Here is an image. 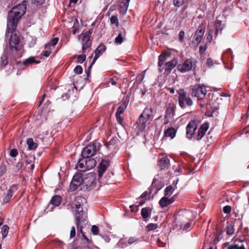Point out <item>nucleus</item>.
<instances>
[{
	"label": "nucleus",
	"instance_id": "53",
	"mask_svg": "<svg viewBox=\"0 0 249 249\" xmlns=\"http://www.w3.org/2000/svg\"><path fill=\"white\" fill-rule=\"evenodd\" d=\"M75 235V229L74 227H72L71 228V232H70V237L72 238L74 237Z\"/></svg>",
	"mask_w": 249,
	"mask_h": 249
},
{
	"label": "nucleus",
	"instance_id": "55",
	"mask_svg": "<svg viewBox=\"0 0 249 249\" xmlns=\"http://www.w3.org/2000/svg\"><path fill=\"white\" fill-rule=\"evenodd\" d=\"M35 3H37L38 4H42L45 0H33Z\"/></svg>",
	"mask_w": 249,
	"mask_h": 249
},
{
	"label": "nucleus",
	"instance_id": "64",
	"mask_svg": "<svg viewBox=\"0 0 249 249\" xmlns=\"http://www.w3.org/2000/svg\"><path fill=\"white\" fill-rule=\"evenodd\" d=\"M229 249H234V245L230 246L228 248Z\"/></svg>",
	"mask_w": 249,
	"mask_h": 249
},
{
	"label": "nucleus",
	"instance_id": "58",
	"mask_svg": "<svg viewBox=\"0 0 249 249\" xmlns=\"http://www.w3.org/2000/svg\"><path fill=\"white\" fill-rule=\"evenodd\" d=\"M178 180H179V178H177L176 179L173 181V184H175V185H176L177 184Z\"/></svg>",
	"mask_w": 249,
	"mask_h": 249
},
{
	"label": "nucleus",
	"instance_id": "24",
	"mask_svg": "<svg viewBox=\"0 0 249 249\" xmlns=\"http://www.w3.org/2000/svg\"><path fill=\"white\" fill-rule=\"evenodd\" d=\"M125 36V32L124 31L119 33L117 37L115 38V43L118 44H121L124 40Z\"/></svg>",
	"mask_w": 249,
	"mask_h": 249
},
{
	"label": "nucleus",
	"instance_id": "25",
	"mask_svg": "<svg viewBox=\"0 0 249 249\" xmlns=\"http://www.w3.org/2000/svg\"><path fill=\"white\" fill-rule=\"evenodd\" d=\"M127 105L128 102L127 101H124L118 107V110L116 112L115 114H117V115H121V114H122L124 111V110L126 109Z\"/></svg>",
	"mask_w": 249,
	"mask_h": 249
},
{
	"label": "nucleus",
	"instance_id": "4",
	"mask_svg": "<svg viewBox=\"0 0 249 249\" xmlns=\"http://www.w3.org/2000/svg\"><path fill=\"white\" fill-rule=\"evenodd\" d=\"M171 55L170 52L164 51L159 57L158 65L161 67L165 63V66L163 69H165L164 74L167 76L169 75L171 71Z\"/></svg>",
	"mask_w": 249,
	"mask_h": 249
},
{
	"label": "nucleus",
	"instance_id": "26",
	"mask_svg": "<svg viewBox=\"0 0 249 249\" xmlns=\"http://www.w3.org/2000/svg\"><path fill=\"white\" fill-rule=\"evenodd\" d=\"M151 209L149 207L143 208L141 211V215L143 219L148 218L149 216V213H151Z\"/></svg>",
	"mask_w": 249,
	"mask_h": 249
},
{
	"label": "nucleus",
	"instance_id": "31",
	"mask_svg": "<svg viewBox=\"0 0 249 249\" xmlns=\"http://www.w3.org/2000/svg\"><path fill=\"white\" fill-rule=\"evenodd\" d=\"M158 227L157 224L154 223H151L148 224L146 226V230L147 231H149L154 230H155Z\"/></svg>",
	"mask_w": 249,
	"mask_h": 249
},
{
	"label": "nucleus",
	"instance_id": "38",
	"mask_svg": "<svg viewBox=\"0 0 249 249\" xmlns=\"http://www.w3.org/2000/svg\"><path fill=\"white\" fill-rule=\"evenodd\" d=\"M110 20V22L112 24H116V25L117 26H118V18L117 17V16H111Z\"/></svg>",
	"mask_w": 249,
	"mask_h": 249
},
{
	"label": "nucleus",
	"instance_id": "36",
	"mask_svg": "<svg viewBox=\"0 0 249 249\" xmlns=\"http://www.w3.org/2000/svg\"><path fill=\"white\" fill-rule=\"evenodd\" d=\"M185 0H174V4L176 7H180L184 2Z\"/></svg>",
	"mask_w": 249,
	"mask_h": 249
},
{
	"label": "nucleus",
	"instance_id": "50",
	"mask_svg": "<svg viewBox=\"0 0 249 249\" xmlns=\"http://www.w3.org/2000/svg\"><path fill=\"white\" fill-rule=\"evenodd\" d=\"M207 48V46L205 44L204 46H200L199 47V53H203Z\"/></svg>",
	"mask_w": 249,
	"mask_h": 249
},
{
	"label": "nucleus",
	"instance_id": "18",
	"mask_svg": "<svg viewBox=\"0 0 249 249\" xmlns=\"http://www.w3.org/2000/svg\"><path fill=\"white\" fill-rule=\"evenodd\" d=\"M170 160L164 155H160L159 159V165L161 169H164L169 166Z\"/></svg>",
	"mask_w": 249,
	"mask_h": 249
},
{
	"label": "nucleus",
	"instance_id": "46",
	"mask_svg": "<svg viewBox=\"0 0 249 249\" xmlns=\"http://www.w3.org/2000/svg\"><path fill=\"white\" fill-rule=\"evenodd\" d=\"M138 240V239L135 237H130L128 240V243L131 245Z\"/></svg>",
	"mask_w": 249,
	"mask_h": 249
},
{
	"label": "nucleus",
	"instance_id": "30",
	"mask_svg": "<svg viewBox=\"0 0 249 249\" xmlns=\"http://www.w3.org/2000/svg\"><path fill=\"white\" fill-rule=\"evenodd\" d=\"M9 229V227L6 225H4L2 227L1 231L3 239L5 238L7 236L8 233Z\"/></svg>",
	"mask_w": 249,
	"mask_h": 249
},
{
	"label": "nucleus",
	"instance_id": "3",
	"mask_svg": "<svg viewBox=\"0 0 249 249\" xmlns=\"http://www.w3.org/2000/svg\"><path fill=\"white\" fill-rule=\"evenodd\" d=\"M85 201V199L84 197L81 196H78L75 198L73 204L76 210V217L77 234L79 235V232H80L84 239L87 241H89L88 238L85 236L84 232L82 231L83 226H82V224L85 223L86 221V219L83 216V212L82 209L80 210L81 205L83 201Z\"/></svg>",
	"mask_w": 249,
	"mask_h": 249
},
{
	"label": "nucleus",
	"instance_id": "47",
	"mask_svg": "<svg viewBox=\"0 0 249 249\" xmlns=\"http://www.w3.org/2000/svg\"><path fill=\"white\" fill-rule=\"evenodd\" d=\"M145 73V71H142V74L138 75L137 76V80L139 81L140 82H141L142 79L144 78V76Z\"/></svg>",
	"mask_w": 249,
	"mask_h": 249
},
{
	"label": "nucleus",
	"instance_id": "12",
	"mask_svg": "<svg viewBox=\"0 0 249 249\" xmlns=\"http://www.w3.org/2000/svg\"><path fill=\"white\" fill-rule=\"evenodd\" d=\"M197 127V124L195 121H191L188 124L186 127V136L188 139L192 138Z\"/></svg>",
	"mask_w": 249,
	"mask_h": 249
},
{
	"label": "nucleus",
	"instance_id": "17",
	"mask_svg": "<svg viewBox=\"0 0 249 249\" xmlns=\"http://www.w3.org/2000/svg\"><path fill=\"white\" fill-rule=\"evenodd\" d=\"M149 119L148 117H142L141 115L137 122V128L141 131L144 130L146 127V123Z\"/></svg>",
	"mask_w": 249,
	"mask_h": 249
},
{
	"label": "nucleus",
	"instance_id": "15",
	"mask_svg": "<svg viewBox=\"0 0 249 249\" xmlns=\"http://www.w3.org/2000/svg\"><path fill=\"white\" fill-rule=\"evenodd\" d=\"M204 32L205 30L204 29H197L193 37L192 43L196 46L198 45L202 40Z\"/></svg>",
	"mask_w": 249,
	"mask_h": 249
},
{
	"label": "nucleus",
	"instance_id": "63",
	"mask_svg": "<svg viewBox=\"0 0 249 249\" xmlns=\"http://www.w3.org/2000/svg\"><path fill=\"white\" fill-rule=\"evenodd\" d=\"M78 0H70V2L71 3H77Z\"/></svg>",
	"mask_w": 249,
	"mask_h": 249
},
{
	"label": "nucleus",
	"instance_id": "6",
	"mask_svg": "<svg viewBox=\"0 0 249 249\" xmlns=\"http://www.w3.org/2000/svg\"><path fill=\"white\" fill-rule=\"evenodd\" d=\"M100 148V144L99 142H94L89 144L88 146L85 147L82 152V156L83 158H89L91 157L97 153Z\"/></svg>",
	"mask_w": 249,
	"mask_h": 249
},
{
	"label": "nucleus",
	"instance_id": "59",
	"mask_svg": "<svg viewBox=\"0 0 249 249\" xmlns=\"http://www.w3.org/2000/svg\"><path fill=\"white\" fill-rule=\"evenodd\" d=\"M147 193H146V192H144L141 196V197H145L147 195Z\"/></svg>",
	"mask_w": 249,
	"mask_h": 249
},
{
	"label": "nucleus",
	"instance_id": "40",
	"mask_svg": "<svg viewBox=\"0 0 249 249\" xmlns=\"http://www.w3.org/2000/svg\"><path fill=\"white\" fill-rule=\"evenodd\" d=\"M74 71L77 74H81L83 72V69L81 66H77L74 69Z\"/></svg>",
	"mask_w": 249,
	"mask_h": 249
},
{
	"label": "nucleus",
	"instance_id": "44",
	"mask_svg": "<svg viewBox=\"0 0 249 249\" xmlns=\"http://www.w3.org/2000/svg\"><path fill=\"white\" fill-rule=\"evenodd\" d=\"M18 154V152L17 150L16 149H13L11 150V151H10V155L12 157H15L17 156Z\"/></svg>",
	"mask_w": 249,
	"mask_h": 249
},
{
	"label": "nucleus",
	"instance_id": "2",
	"mask_svg": "<svg viewBox=\"0 0 249 249\" xmlns=\"http://www.w3.org/2000/svg\"><path fill=\"white\" fill-rule=\"evenodd\" d=\"M188 213L187 212H179L175 215L172 222V233L175 235H180L193 228L195 223L193 220L188 218Z\"/></svg>",
	"mask_w": 249,
	"mask_h": 249
},
{
	"label": "nucleus",
	"instance_id": "16",
	"mask_svg": "<svg viewBox=\"0 0 249 249\" xmlns=\"http://www.w3.org/2000/svg\"><path fill=\"white\" fill-rule=\"evenodd\" d=\"M18 185L17 184L12 185L9 189L8 190L7 193L5 195L3 201L5 203L8 202L13 196V194L18 190Z\"/></svg>",
	"mask_w": 249,
	"mask_h": 249
},
{
	"label": "nucleus",
	"instance_id": "11",
	"mask_svg": "<svg viewBox=\"0 0 249 249\" xmlns=\"http://www.w3.org/2000/svg\"><path fill=\"white\" fill-rule=\"evenodd\" d=\"M193 66L194 64L192 60L188 59H187L183 64L178 65L177 67V69L179 71L184 72L192 70Z\"/></svg>",
	"mask_w": 249,
	"mask_h": 249
},
{
	"label": "nucleus",
	"instance_id": "5",
	"mask_svg": "<svg viewBox=\"0 0 249 249\" xmlns=\"http://www.w3.org/2000/svg\"><path fill=\"white\" fill-rule=\"evenodd\" d=\"M96 164V161L94 159L90 157L83 158L79 160L77 167L81 171H85L92 169Z\"/></svg>",
	"mask_w": 249,
	"mask_h": 249
},
{
	"label": "nucleus",
	"instance_id": "35",
	"mask_svg": "<svg viewBox=\"0 0 249 249\" xmlns=\"http://www.w3.org/2000/svg\"><path fill=\"white\" fill-rule=\"evenodd\" d=\"M86 56L85 54H81L77 56V61L79 63H83L86 60Z\"/></svg>",
	"mask_w": 249,
	"mask_h": 249
},
{
	"label": "nucleus",
	"instance_id": "43",
	"mask_svg": "<svg viewBox=\"0 0 249 249\" xmlns=\"http://www.w3.org/2000/svg\"><path fill=\"white\" fill-rule=\"evenodd\" d=\"M164 137H171V127H168L164 132Z\"/></svg>",
	"mask_w": 249,
	"mask_h": 249
},
{
	"label": "nucleus",
	"instance_id": "23",
	"mask_svg": "<svg viewBox=\"0 0 249 249\" xmlns=\"http://www.w3.org/2000/svg\"><path fill=\"white\" fill-rule=\"evenodd\" d=\"M29 150H35L37 146V144L34 142L32 138H28L26 141Z\"/></svg>",
	"mask_w": 249,
	"mask_h": 249
},
{
	"label": "nucleus",
	"instance_id": "10",
	"mask_svg": "<svg viewBox=\"0 0 249 249\" xmlns=\"http://www.w3.org/2000/svg\"><path fill=\"white\" fill-rule=\"evenodd\" d=\"M92 29H90L89 31L82 33L80 36L82 38V50L83 52L91 45L90 36L92 33Z\"/></svg>",
	"mask_w": 249,
	"mask_h": 249
},
{
	"label": "nucleus",
	"instance_id": "9",
	"mask_svg": "<svg viewBox=\"0 0 249 249\" xmlns=\"http://www.w3.org/2000/svg\"><path fill=\"white\" fill-rule=\"evenodd\" d=\"M177 92L179 95V104L181 107H185L184 102H185L186 105L188 106H190L193 105V102L191 98L186 97V93L183 89H180L177 90Z\"/></svg>",
	"mask_w": 249,
	"mask_h": 249
},
{
	"label": "nucleus",
	"instance_id": "49",
	"mask_svg": "<svg viewBox=\"0 0 249 249\" xmlns=\"http://www.w3.org/2000/svg\"><path fill=\"white\" fill-rule=\"evenodd\" d=\"M231 211V207L230 206H226L223 208V212L225 213H229Z\"/></svg>",
	"mask_w": 249,
	"mask_h": 249
},
{
	"label": "nucleus",
	"instance_id": "1",
	"mask_svg": "<svg viewBox=\"0 0 249 249\" xmlns=\"http://www.w3.org/2000/svg\"><path fill=\"white\" fill-rule=\"evenodd\" d=\"M26 10V4L22 3L14 6L8 13L6 36H8L11 34L9 44L12 50L18 51L20 48L21 36L16 33L14 34V32L17 28L18 21L25 14Z\"/></svg>",
	"mask_w": 249,
	"mask_h": 249
},
{
	"label": "nucleus",
	"instance_id": "52",
	"mask_svg": "<svg viewBox=\"0 0 249 249\" xmlns=\"http://www.w3.org/2000/svg\"><path fill=\"white\" fill-rule=\"evenodd\" d=\"M213 36H212V31H209L208 35L207 36V39L209 42H211L212 40Z\"/></svg>",
	"mask_w": 249,
	"mask_h": 249
},
{
	"label": "nucleus",
	"instance_id": "62",
	"mask_svg": "<svg viewBox=\"0 0 249 249\" xmlns=\"http://www.w3.org/2000/svg\"><path fill=\"white\" fill-rule=\"evenodd\" d=\"M177 63V60L176 59H172V68L173 67V65L174 64V63L176 64Z\"/></svg>",
	"mask_w": 249,
	"mask_h": 249
},
{
	"label": "nucleus",
	"instance_id": "27",
	"mask_svg": "<svg viewBox=\"0 0 249 249\" xmlns=\"http://www.w3.org/2000/svg\"><path fill=\"white\" fill-rule=\"evenodd\" d=\"M61 197L59 196H53L51 200L52 204L55 206H59L61 202Z\"/></svg>",
	"mask_w": 249,
	"mask_h": 249
},
{
	"label": "nucleus",
	"instance_id": "32",
	"mask_svg": "<svg viewBox=\"0 0 249 249\" xmlns=\"http://www.w3.org/2000/svg\"><path fill=\"white\" fill-rule=\"evenodd\" d=\"M234 230L233 226L230 225L227 227V233L230 235H232L234 233Z\"/></svg>",
	"mask_w": 249,
	"mask_h": 249
},
{
	"label": "nucleus",
	"instance_id": "13",
	"mask_svg": "<svg viewBox=\"0 0 249 249\" xmlns=\"http://www.w3.org/2000/svg\"><path fill=\"white\" fill-rule=\"evenodd\" d=\"M106 47L103 44H100L94 51L95 56L91 62L90 65L89 67V69H90L92 65L94 64L96 60L102 54L105 52Z\"/></svg>",
	"mask_w": 249,
	"mask_h": 249
},
{
	"label": "nucleus",
	"instance_id": "42",
	"mask_svg": "<svg viewBox=\"0 0 249 249\" xmlns=\"http://www.w3.org/2000/svg\"><path fill=\"white\" fill-rule=\"evenodd\" d=\"M171 111L170 109L167 108L166 111V114L165 117V123H167L169 122V118H170Z\"/></svg>",
	"mask_w": 249,
	"mask_h": 249
},
{
	"label": "nucleus",
	"instance_id": "20",
	"mask_svg": "<svg viewBox=\"0 0 249 249\" xmlns=\"http://www.w3.org/2000/svg\"><path fill=\"white\" fill-rule=\"evenodd\" d=\"M208 128L209 124L208 123H204L201 125L198 131V134L196 137L197 140H200L202 138Z\"/></svg>",
	"mask_w": 249,
	"mask_h": 249
},
{
	"label": "nucleus",
	"instance_id": "28",
	"mask_svg": "<svg viewBox=\"0 0 249 249\" xmlns=\"http://www.w3.org/2000/svg\"><path fill=\"white\" fill-rule=\"evenodd\" d=\"M152 108L151 107H146L145 108L143 112L141 114L142 117H146L150 119L152 114Z\"/></svg>",
	"mask_w": 249,
	"mask_h": 249
},
{
	"label": "nucleus",
	"instance_id": "57",
	"mask_svg": "<svg viewBox=\"0 0 249 249\" xmlns=\"http://www.w3.org/2000/svg\"><path fill=\"white\" fill-rule=\"evenodd\" d=\"M176 134V130L172 127V139L175 137Z\"/></svg>",
	"mask_w": 249,
	"mask_h": 249
},
{
	"label": "nucleus",
	"instance_id": "19",
	"mask_svg": "<svg viewBox=\"0 0 249 249\" xmlns=\"http://www.w3.org/2000/svg\"><path fill=\"white\" fill-rule=\"evenodd\" d=\"M109 165L108 160H102L98 167V176L101 178Z\"/></svg>",
	"mask_w": 249,
	"mask_h": 249
},
{
	"label": "nucleus",
	"instance_id": "56",
	"mask_svg": "<svg viewBox=\"0 0 249 249\" xmlns=\"http://www.w3.org/2000/svg\"><path fill=\"white\" fill-rule=\"evenodd\" d=\"M234 249H245V248L244 246H241V247L238 246L237 245H234Z\"/></svg>",
	"mask_w": 249,
	"mask_h": 249
},
{
	"label": "nucleus",
	"instance_id": "48",
	"mask_svg": "<svg viewBox=\"0 0 249 249\" xmlns=\"http://www.w3.org/2000/svg\"><path fill=\"white\" fill-rule=\"evenodd\" d=\"M206 64L208 67H211L213 65V62L211 58H208L206 60Z\"/></svg>",
	"mask_w": 249,
	"mask_h": 249
},
{
	"label": "nucleus",
	"instance_id": "7",
	"mask_svg": "<svg viewBox=\"0 0 249 249\" xmlns=\"http://www.w3.org/2000/svg\"><path fill=\"white\" fill-rule=\"evenodd\" d=\"M207 93L205 86L203 85L196 84L192 88V95L198 100H203Z\"/></svg>",
	"mask_w": 249,
	"mask_h": 249
},
{
	"label": "nucleus",
	"instance_id": "61",
	"mask_svg": "<svg viewBox=\"0 0 249 249\" xmlns=\"http://www.w3.org/2000/svg\"><path fill=\"white\" fill-rule=\"evenodd\" d=\"M45 96H46L45 94H43V96H42V100H41L40 101V102H39V105H40L42 104V102H43V99H44V98H45Z\"/></svg>",
	"mask_w": 249,
	"mask_h": 249
},
{
	"label": "nucleus",
	"instance_id": "39",
	"mask_svg": "<svg viewBox=\"0 0 249 249\" xmlns=\"http://www.w3.org/2000/svg\"><path fill=\"white\" fill-rule=\"evenodd\" d=\"M185 33L183 31H181L178 35V39L180 42H183L184 41Z\"/></svg>",
	"mask_w": 249,
	"mask_h": 249
},
{
	"label": "nucleus",
	"instance_id": "14",
	"mask_svg": "<svg viewBox=\"0 0 249 249\" xmlns=\"http://www.w3.org/2000/svg\"><path fill=\"white\" fill-rule=\"evenodd\" d=\"M171 191V185H169L167 187L165 190V196L163 197L159 201V204L161 208H164L169 205L171 201V200L166 196H167L168 192Z\"/></svg>",
	"mask_w": 249,
	"mask_h": 249
},
{
	"label": "nucleus",
	"instance_id": "21",
	"mask_svg": "<svg viewBox=\"0 0 249 249\" xmlns=\"http://www.w3.org/2000/svg\"><path fill=\"white\" fill-rule=\"evenodd\" d=\"M40 62L39 61H37L35 59V57L33 56H31L28 58L25 59L23 62V64L26 66H28L29 65H32L33 64H38Z\"/></svg>",
	"mask_w": 249,
	"mask_h": 249
},
{
	"label": "nucleus",
	"instance_id": "51",
	"mask_svg": "<svg viewBox=\"0 0 249 249\" xmlns=\"http://www.w3.org/2000/svg\"><path fill=\"white\" fill-rule=\"evenodd\" d=\"M116 120L119 124L123 125V118L121 117V115L115 114Z\"/></svg>",
	"mask_w": 249,
	"mask_h": 249
},
{
	"label": "nucleus",
	"instance_id": "29",
	"mask_svg": "<svg viewBox=\"0 0 249 249\" xmlns=\"http://www.w3.org/2000/svg\"><path fill=\"white\" fill-rule=\"evenodd\" d=\"M58 41V38L55 37L53 38L50 42H48L45 45V48L47 49L48 47H49V46H50V48L53 49L54 48V46L57 43Z\"/></svg>",
	"mask_w": 249,
	"mask_h": 249
},
{
	"label": "nucleus",
	"instance_id": "22",
	"mask_svg": "<svg viewBox=\"0 0 249 249\" xmlns=\"http://www.w3.org/2000/svg\"><path fill=\"white\" fill-rule=\"evenodd\" d=\"M172 170H174V174L177 176L180 174L182 172V169L179 163L176 161L172 162Z\"/></svg>",
	"mask_w": 249,
	"mask_h": 249
},
{
	"label": "nucleus",
	"instance_id": "8",
	"mask_svg": "<svg viewBox=\"0 0 249 249\" xmlns=\"http://www.w3.org/2000/svg\"><path fill=\"white\" fill-rule=\"evenodd\" d=\"M82 183H86V179H83L82 174L79 173L75 174L70 185V190L71 192L75 191Z\"/></svg>",
	"mask_w": 249,
	"mask_h": 249
},
{
	"label": "nucleus",
	"instance_id": "45",
	"mask_svg": "<svg viewBox=\"0 0 249 249\" xmlns=\"http://www.w3.org/2000/svg\"><path fill=\"white\" fill-rule=\"evenodd\" d=\"M221 24V21L219 20H217L215 24V27H216V31H215V34H217L218 33V32L219 30H222L223 28H220L219 27V25Z\"/></svg>",
	"mask_w": 249,
	"mask_h": 249
},
{
	"label": "nucleus",
	"instance_id": "60",
	"mask_svg": "<svg viewBox=\"0 0 249 249\" xmlns=\"http://www.w3.org/2000/svg\"><path fill=\"white\" fill-rule=\"evenodd\" d=\"M88 178H89V180L91 181V182H92L93 180V177L91 175H90L89 177H88L87 179Z\"/></svg>",
	"mask_w": 249,
	"mask_h": 249
},
{
	"label": "nucleus",
	"instance_id": "33",
	"mask_svg": "<svg viewBox=\"0 0 249 249\" xmlns=\"http://www.w3.org/2000/svg\"><path fill=\"white\" fill-rule=\"evenodd\" d=\"M50 47H51L49 46V47H48L47 49H46L45 48V50H44L42 52V54L44 56H45L46 57H48L50 55V54L52 52V49L51 48H50Z\"/></svg>",
	"mask_w": 249,
	"mask_h": 249
},
{
	"label": "nucleus",
	"instance_id": "37",
	"mask_svg": "<svg viewBox=\"0 0 249 249\" xmlns=\"http://www.w3.org/2000/svg\"><path fill=\"white\" fill-rule=\"evenodd\" d=\"M91 231L94 235H98L99 233V228L96 225H93L91 227Z\"/></svg>",
	"mask_w": 249,
	"mask_h": 249
},
{
	"label": "nucleus",
	"instance_id": "34",
	"mask_svg": "<svg viewBox=\"0 0 249 249\" xmlns=\"http://www.w3.org/2000/svg\"><path fill=\"white\" fill-rule=\"evenodd\" d=\"M129 1L130 0H122V3L123 4V5H121V6L122 7H123V8H124L125 11L124 12V13L126 12V11L127 10Z\"/></svg>",
	"mask_w": 249,
	"mask_h": 249
},
{
	"label": "nucleus",
	"instance_id": "41",
	"mask_svg": "<svg viewBox=\"0 0 249 249\" xmlns=\"http://www.w3.org/2000/svg\"><path fill=\"white\" fill-rule=\"evenodd\" d=\"M118 80L117 77H113L109 80V83H110L112 86L115 85L118 83Z\"/></svg>",
	"mask_w": 249,
	"mask_h": 249
},
{
	"label": "nucleus",
	"instance_id": "54",
	"mask_svg": "<svg viewBox=\"0 0 249 249\" xmlns=\"http://www.w3.org/2000/svg\"><path fill=\"white\" fill-rule=\"evenodd\" d=\"M23 163L22 162H18L16 165L17 168L18 169H21L23 166Z\"/></svg>",
	"mask_w": 249,
	"mask_h": 249
}]
</instances>
